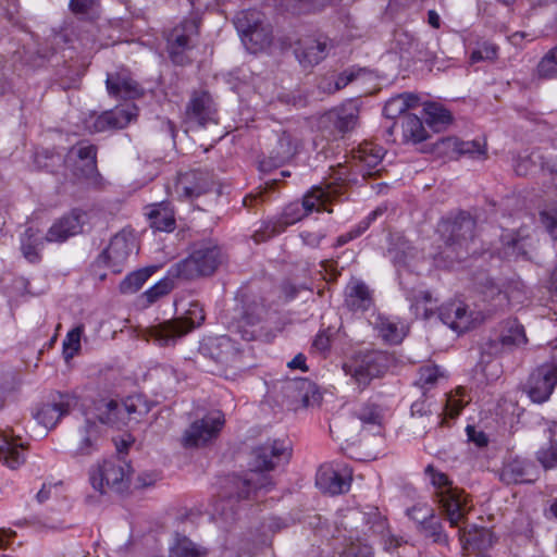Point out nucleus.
Here are the masks:
<instances>
[{"label": "nucleus", "mask_w": 557, "mask_h": 557, "mask_svg": "<svg viewBox=\"0 0 557 557\" xmlns=\"http://www.w3.org/2000/svg\"><path fill=\"white\" fill-rule=\"evenodd\" d=\"M537 73L543 78L557 76V46L542 58L537 65Z\"/></svg>", "instance_id": "nucleus-53"}, {"label": "nucleus", "mask_w": 557, "mask_h": 557, "mask_svg": "<svg viewBox=\"0 0 557 557\" xmlns=\"http://www.w3.org/2000/svg\"><path fill=\"white\" fill-rule=\"evenodd\" d=\"M557 384V367L555 364H543L535 369L528 381L527 392L534 403L546 401Z\"/></svg>", "instance_id": "nucleus-17"}, {"label": "nucleus", "mask_w": 557, "mask_h": 557, "mask_svg": "<svg viewBox=\"0 0 557 557\" xmlns=\"http://www.w3.org/2000/svg\"><path fill=\"white\" fill-rule=\"evenodd\" d=\"M99 3V0H71L70 9L75 14H88Z\"/></svg>", "instance_id": "nucleus-60"}, {"label": "nucleus", "mask_w": 557, "mask_h": 557, "mask_svg": "<svg viewBox=\"0 0 557 557\" xmlns=\"http://www.w3.org/2000/svg\"><path fill=\"white\" fill-rule=\"evenodd\" d=\"M398 132L400 134V141L406 144H419L429 137L422 120L414 114L404 115L400 122H395L393 126L389 127L388 133L391 136H394V141L397 140L395 135Z\"/></svg>", "instance_id": "nucleus-24"}, {"label": "nucleus", "mask_w": 557, "mask_h": 557, "mask_svg": "<svg viewBox=\"0 0 557 557\" xmlns=\"http://www.w3.org/2000/svg\"><path fill=\"white\" fill-rule=\"evenodd\" d=\"M461 156H468L472 159L485 160L487 158V149L485 141H463L459 139L458 158Z\"/></svg>", "instance_id": "nucleus-48"}, {"label": "nucleus", "mask_w": 557, "mask_h": 557, "mask_svg": "<svg viewBox=\"0 0 557 557\" xmlns=\"http://www.w3.org/2000/svg\"><path fill=\"white\" fill-rule=\"evenodd\" d=\"M277 5L294 14L320 10L331 0H277Z\"/></svg>", "instance_id": "nucleus-43"}, {"label": "nucleus", "mask_w": 557, "mask_h": 557, "mask_svg": "<svg viewBox=\"0 0 557 557\" xmlns=\"http://www.w3.org/2000/svg\"><path fill=\"white\" fill-rule=\"evenodd\" d=\"M292 450L284 441L272 440L256 447L251 453L249 473L245 479L236 481V486L239 488L237 498L248 499L262 490L270 491L273 482L264 472L288 462Z\"/></svg>", "instance_id": "nucleus-1"}, {"label": "nucleus", "mask_w": 557, "mask_h": 557, "mask_svg": "<svg viewBox=\"0 0 557 557\" xmlns=\"http://www.w3.org/2000/svg\"><path fill=\"white\" fill-rule=\"evenodd\" d=\"M358 117V108L352 101H349L326 113L325 120L330 122L339 134L351 131Z\"/></svg>", "instance_id": "nucleus-31"}, {"label": "nucleus", "mask_w": 557, "mask_h": 557, "mask_svg": "<svg viewBox=\"0 0 557 557\" xmlns=\"http://www.w3.org/2000/svg\"><path fill=\"white\" fill-rule=\"evenodd\" d=\"M335 197V189L332 186L312 187L307 193L301 202H292L285 207L282 214L275 219L269 220L263 223V226L255 232L253 240L261 243L270 239L271 237L283 233L288 226L297 223L304 216L311 213L312 211H329L326 203H332Z\"/></svg>", "instance_id": "nucleus-2"}, {"label": "nucleus", "mask_w": 557, "mask_h": 557, "mask_svg": "<svg viewBox=\"0 0 557 557\" xmlns=\"http://www.w3.org/2000/svg\"><path fill=\"white\" fill-rule=\"evenodd\" d=\"M381 149L371 143H363L354 152V158L360 162L363 177L379 176L383 171Z\"/></svg>", "instance_id": "nucleus-29"}, {"label": "nucleus", "mask_w": 557, "mask_h": 557, "mask_svg": "<svg viewBox=\"0 0 557 557\" xmlns=\"http://www.w3.org/2000/svg\"><path fill=\"white\" fill-rule=\"evenodd\" d=\"M447 379L446 372L434 363L421 366L416 384L422 389H431Z\"/></svg>", "instance_id": "nucleus-38"}, {"label": "nucleus", "mask_w": 557, "mask_h": 557, "mask_svg": "<svg viewBox=\"0 0 557 557\" xmlns=\"http://www.w3.org/2000/svg\"><path fill=\"white\" fill-rule=\"evenodd\" d=\"M422 104V99L416 92H403L391 97L385 101V117L395 119L406 115L408 110L416 109Z\"/></svg>", "instance_id": "nucleus-33"}, {"label": "nucleus", "mask_w": 557, "mask_h": 557, "mask_svg": "<svg viewBox=\"0 0 557 557\" xmlns=\"http://www.w3.org/2000/svg\"><path fill=\"white\" fill-rule=\"evenodd\" d=\"M475 223L470 216H460L454 222H445L443 231L449 233L445 248L441 252L443 260L450 264L465 260L475 250L472 249Z\"/></svg>", "instance_id": "nucleus-6"}, {"label": "nucleus", "mask_w": 557, "mask_h": 557, "mask_svg": "<svg viewBox=\"0 0 557 557\" xmlns=\"http://www.w3.org/2000/svg\"><path fill=\"white\" fill-rule=\"evenodd\" d=\"M101 442V428L100 425L86 419L84 425L78 429L77 443L72 449L73 457H86L98 451Z\"/></svg>", "instance_id": "nucleus-26"}, {"label": "nucleus", "mask_w": 557, "mask_h": 557, "mask_svg": "<svg viewBox=\"0 0 557 557\" xmlns=\"http://www.w3.org/2000/svg\"><path fill=\"white\" fill-rule=\"evenodd\" d=\"M465 388L457 387L455 393L447 394L446 404H445V413L454 418L459 414L461 409L468 403V400L463 399Z\"/></svg>", "instance_id": "nucleus-54"}, {"label": "nucleus", "mask_w": 557, "mask_h": 557, "mask_svg": "<svg viewBox=\"0 0 557 557\" xmlns=\"http://www.w3.org/2000/svg\"><path fill=\"white\" fill-rule=\"evenodd\" d=\"M425 473L430 475L434 495L440 504L441 512L453 528H462L472 506L469 496L455 486L448 475L429 465Z\"/></svg>", "instance_id": "nucleus-3"}, {"label": "nucleus", "mask_w": 557, "mask_h": 557, "mask_svg": "<svg viewBox=\"0 0 557 557\" xmlns=\"http://www.w3.org/2000/svg\"><path fill=\"white\" fill-rule=\"evenodd\" d=\"M120 416H124L125 424L131 420H137L138 417L148 412L146 404L139 396L127 397L123 403H119Z\"/></svg>", "instance_id": "nucleus-42"}, {"label": "nucleus", "mask_w": 557, "mask_h": 557, "mask_svg": "<svg viewBox=\"0 0 557 557\" xmlns=\"http://www.w3.org/2000/svg\"><path fill=\"white\" fill-rule=\"evenodd\" d=\"M96 417L102 424L125 425L124 416H120L119 401L101 399L96 405Z\"/></svg>", "instance_id": "nucleus-37"}, {"label": "nucleus", "mask_w": 557, "mask_h": 557, "mask_svg": "<svg viewBox=\"0 0 557 557\" xmlns=\"http://www.w3.org/2000/svg\"><path fill=\"white\" fill-rule=\"evenodd\" d=\"M433 298L430 292H420L417 296H414L413 306L417 310L423 309V314L428 318L433 312L432 305Z\"/></svg>", "instance_id": "nucleus-58"}, {"label": "nucleus", "mask_w": 557, "mask_h": 557, "mask_svg": "<svg viewBox=\"0 0 557 557\" xmlns=\"http://www.w3.org/2000/svg\"><path fill=\"white\" fill-rule=\"evenodd\" d=\"M422 527L426 535L432 537L434 542L447 543L448 537L444 533L442 524L434 521V513L432 509H426V512L423 513Z\"/></svg>", "instance_id": "nucleus-47"}, {"label": "nucleus", "mask_w": 557, "mask_h": 557, "mask_svg": "<svg viewBox=\"0 0 557 557\" xmlns=\"http://www.w3.org/2000/svg\"><path fill=\"white\" fill-rule=\"evenodd\" d=\"M138 115V108L134 103L117 106L106 111L92 120L90 131L100 133L111 129L124 128Z\"/></svg>", "instance_id": "nucleus-20"}, {"label": "nucleus", "mask_w": 557, "mask_h": 557, "mask_svg": "<svg viewBox=\"0 0 557 557\" xmlns=\"http://www.w3.org/2000/svg\"><path fill=\"white\" fill-rule=\"evenodd\" d=\"M153 273L152 268H145L137 270L135 272H132L128 274L120 284V289L124 294H133L139 290L143 285L146 283V281L151 276Z\"/></svg>", "instance_id": "nucleus-44"}, {"label": "nucleus", "mask_w": 557, "mask_h": 557, "mask_svg": "<svg viewBox=\"0 0 557 557\" xmlns=\"http://www.w3.org/2000/svg\"><path fill=\"white\" fill-rule=\"evenodd\" d=\"M537 460L544 469L557 468V442L549 443L537 451Z\"/></svg>", "instance_id": "nucleus-55"}, {"label": "nucleus", "mask_w": 557, "mask_h": 557, "mask_svg": "<svg viewBox=\"0 0 557 557\" xmlns=\"http://www.w3.org/2000/svg\"><path fill=\"white\" fill-rule=\"evenodd\" d=\"M312 346L315 350L320 352L329 350L331 346L330 335L325 331L319 332L313 339Z\"/></svg>", "instance_id": "nucleus-64"}, {"label": "nucleus", "mask_w": 557, "mask_h": 557, "mask_svg": "<svg viewBox=\"0 0 557 557\" xmlns=\"http://www.w3.org/2000/svg\"><path fill=\"white\" fill-rule=\"evenodd\" d=\"M146 214L150 226L156 231L171 232L175 227L173 210L164 202L152 205Z\"/></svg>", "instance_id": "nucleus-34"}, {"label": "nucleus", "mask_w": 557, "mask_h": 557, "mask_svg": "<svg viewBox=\"0 0 557 557\" xmlns=\"http://www.w3.org/2000/svg\"><path fill=\"white\" fill-rule=\"evenodd\" d=\"M129 465L121 459L104 460L89 471V481L100 494L123 493L129 486Z\"/></svg>", "instance_id": "nucleus-8"}, {"label": "nucleus", "mask_w": 557, "mask_h": 557, "mask_svg": "<svg viewBox=\"0 0 557 557\" xmlns=\"http://www.w3.org/2000/svg\"><path fill=\"white\" fill-rule=\"evenodd\" d=\"M324 237H325V233L322 231H318V232L304 231L300 233V238H301L302 243L312 248H317Z\"/></svg>", "instance_id": "nucleus-63"}, {"label": "nucleus", "mask_w": 557, "mask_h": 557, "mask_svg": "<svg viewBox=\"0 0 557 557\" xmlns=\"http://www.w3.org/2000/svg\"><path fill=\"white\" fill-rule=\"evenodd\" d=\"M327 44L317 38H305L298 41L295 55L304 67L313 66L326 57Z\"/></svg>", "instance_id": "nucleus-28"}, {"label": "nucleus", "mask_w": 557, "mask_h": 557, "mask_svg": "<svg viewBox=\"0 0 557 557\" xmlns=\"http://www.w3.org/2000/svg\"><path fill=\"white\" fill-rule=\"evenodd\" d=\"M212 186L208 172L190 171L180 175L175 184V193L182 199H191L207 193Z\"/></svg>", "instance_id": "nucleus-22"}, {"label": "nucleus", "mask_w": 557, "mask_h": 557, "mask_svg": "<svg viewBox=\"0 0 557 557\" xmlns=\"http://www.w3.org/2000/svg\"><path fill=\"white\" fill-rule=\"evenodd\" d=\"M135 249L136 240L134 233L123 230L111 238L100 258L114 273H120Z\"/></svg>", "instance_id": "nucleus-14"}, {"label": "nucleus", "mask_w": 557, "mask_h": 557, "mask_svg": "<svg viewBox=\"0 0 557 557\" xmlns=\"http://www.w3.org/2000/svg\"><path fill=\"white\" fill-rule=\"evenodd\" d=\"M200 354L221 366H231L239 357V347L228 336L210 337L200 345Z\"/></svg>", "instance_id": "nucleus-19"}, {"label": "nucleus", "mask_w": 557, "mask_h": 557, "mask_svg": "<svg viewBox=\"0 0 557 557\" xmlns=\"http://www.w3.org/2000/svg\"><path fill=\"white\" fill-rule=\"evenodd\" d=\"M203 320V309L198 302L193 301L182 315L147 327L145 336L159 346L174 345L178 338L199 326Z\"/></svg>", "instance_id": "nucleus-4"}, {"label": "nucleus", "mask_w": 557, "mask_h": 557, "mask_svg": "<svg viewBox=\"0 0 557 557\" xmlns=\"http://www.w3.org/2000/svg\"><path fill=\"white\" fill-rule=\"evenodd\" d=\"M343 372L360 389L366 388L373 379L380 377L383 369V352L375 349L359 350L342 364Z\"/></svg>", "instance_id": "nucleus-9"}, {"label": "nucleus", "mask_w": 557, "mask_h": 557, "mask_svg": "<svg viewBox=\"0 0 557 557\" xmlns=\"http://www.w3.org/2000/svg\"><path fill=\"white\" fill-rule=\"evenodd\" d=\"M102 218L99 209L75 208L57 220L48 230L46 240L50 243H63L72 236L89 232Z\"/></svg>", "instance_id": "nucleus-5"}, {"label": "nucleus", "mask_w": 557, "mask_h": 557, "mask_svg": "<svg viewBox=\"0 0 557 557\" xmlns=\"http://www.w3.org/2000/svg\"><path fill=\"white\" fill-rule=\"evenodd\" d=\"M358 417L366 430L372 432L373 434L380 432L383 421L382 408L380 405L373 403L364 404L360 408Z\"/></svg>", "instance_id": "nucleus-39"}, {"label": "nucleus", "mask_w": 557, "mask_h": 557, "mask_svg": "<svg viewBox=\"0 0 557 557\" xmlns=\"http://www.w3.org/2000/svg\"><path fill=\"white\" fill-rule=\"evenodd\" d=\"M47 242L37 230L28 227L21 237V250L26 260L36 263L40 260L39 251Z\"/></svg>", "instance_id": "nucleus-36"}, {"label": "nucleus", "mask_w": 557, "mask_h": 557, "mask_svg": "<svg viewBox=\"0 0 557 557\" xmlns=\"http://www.w3.org/2000/svg\"><path fill=\"white\" fill-rule=\"evenodd\" d=\"M106 86L109 95L115 98L136 99L143 96V88L125 70L109 73Z\"/></svg>", "instance_id": "nucleus-23"}, {"label": "nucleus", "mask_w": 557, "mask_h": 557, "mask_svg": "<svg viewBox=\"0 0 557 557\" xmlns=\"http://www.w3.org/2000/svg\"><path fill=\"white\" fill-rule=\"evenodd\" d=\"M174 287L173 281L170 278H162L152 287L147 289L140 295V299L145 306H150L159 300L161 297L168 295Z\"/></svg>", "instance_id": "nucleus-46"}, {"label": "nucleus", "mask_w": 557, "mask_h": 557, "mask_svg": "<svg viewBox=\"0 0 557 557\" xmlns=\"http://www.w3.org/2000/svg\"><path fill=\"white\" fill-rule=\"evenodd\" d=\"M458 149L459 138L453 136L441 138L433 145V151L437 156L446 157L449 159L458 158Z\"/></svg>", "instance_id": "nucleus-52"}, {"label": "nucleus", "mask_w": 557, "mask_h": 557, "mask_svg": "<svg viewBox=\"0 0 557 557\" xmlns=\"http://www.w3.org/2000/svg\"><path fill=\"white\" fill-rule=\"evenodd\" d=\"M288 389L297 391L304 407H310L320 399L315 385L306 379L294 380L288 384Z\"/></svg>", "instance_id": "nucleus-40"}, {"label": "nucleus", "mask_w": 557, "mask_h": 557, "mask_svg": "<svg viewBox=\"0 0 557 557\" xmlns=\"http://www.w3.org/2000/svg\"><path fill=\"white\" fill-rule=\"evenodd\" d=\"M441 320L456 332H466L480 322L479 314L462 301H451L440 309Z\"/></svg>", "instance_id": "nucleus-21"}, {"label": "nucleus", "mask_w": 557, "mask_h": 557, "mask_svg": "<svg viewBox=\"0 0 557 557\" xmlns=\"http://www.w3.org/2000/svg\"><path fill=\"white\" fill-rule=\"evenodd\" d=\"M502 476L507 483H521L527 481L522 469H519L516 465L506 466L503 470Z\"/></svg>", "instance_id": "nucleus-59"}, {"label": "nucleus", "mask_w": 557, "mask_h": 557, "mask_svg": "<svg viewBox=\"0 0 557 557\" xmlns=\"http://www.w3.org/2000/svg\"><path fill=\"white\" fill-rule=\"evenodd\" d=\"M72 404L73 399L69 395H59L58 399L38 407L34 418L46 429H52L64 416L69 414Z\"/></svg>", "instance_id": "nucleus-25"}, {"label": "nucleus", "mask_w": 557, "mask_h": 557, "mask_svg": "<svg viewBox=\"0 0 557 557\" xmlns=\"http://www.w3.org/2000/svg\"><path fill=\"white\" fill-rule=\"evenodd\" d=\"M215 109L211 96L206 92H195L187 107V114L196 120L200 125L213 121Z\"/></svg>", "instance_id": "nucleus-32"}, {"label": "nucleus", "mask_w": 557, "mask_h": 557, "mask_svg": "<svg viewBox=\"0 0 557 557\" xmlns=\"http://www.w3.org/2000/svg\"><path fill=\"white\" fill-rule=\"evenodd\" d=\"M267 309L261 302L246 304L240 315L232 322V330L245 341H269L271 332L265 319Z\"/></svg>", "instance_id": "nucleus-11"}, {"label": "nucleus", "mask_w": 557, "mask_h": 557, "mask_svg": "<svg viewBox=\"0 0 557 557\" xmlns=\"http://www.w3.org/2000/svg\"><path fill=\"white\" fill-rule=\"evenodd\" d=\"M408 332V325L399 320L385 321V342L400 344Z\"/></svg>", "instance_id": "nucleus-50"}, {"label": "nucleus", "mask_w": 557, "mask_h": 557, "mask_svg": "<svg viewBox=\"0 0 557 557\" xmlns=\"http://www.w3.org/2000/svg\"><path fill=\"white\" fill-rule=\"evenodd\" d=\"M422 106L426 124L435 132H441L451 124V113L441 103L422 102Z\"/></svg>", "instance_id": "nucleus-35"}, {"label": "nucleus", "mask_w": 557, "mask_h": 557, "mask_svg": "<svg viewBox=\"0 0 557 557\" xmlns=\"http://www.w3.org/2000/svg\"><path fill=\"white\" fill-rule=\"evenodd\" d=\"M0 461L10 469H16L25 461V448L17 443L10 431H0Z\"/></svg>", "instance_id": "nucleus-30"}, {"label": "nucleus", "mask_w": 557, "mask_h": 557, "mask_svg": "<svg viewBox=\"0 0 557 557\" xmlns=\"http://www.w3.org/2000/svg\"><path fill=\"white\" fill-rule=\"evenodd\" d=\"M367 74L368 71L366 69L350 67L345 70L343 73L338 74L336 77L331 78L329 87H326L325 85H322L321 87L326 92H335L346 87L349 83L360 79Z\"/></svg>", "instance_id": "nucleus-41"}, {"label": "nucleus", "mask_w": 557, "mask_h": 557, "mask_svg": "<svg viewBox=\"0 0 557 557\" xmlns=\"http://www.w3.org/2000/svg\"><path fill=\"white\" fill-rule=\"evenodd\" d=\"M527 342L523 326L516 320H509L503 324L499 335L486 343L485 350L490 355L497 356L521 347Z\"/></svg>", "instance_id": "nucleus-18"}, {"label": "nucleus", "mask_w": 557, "mask_h": 557, "mask_svg": "<svg viewBox=\"0 0 557 557\" xmlns=\"http://www.w3.org/2000/svg\"><path fill=\"white\" fill-rule=\"evenodd\" d=\"M295 151L296 147L293 144L290 136L284 133L278 138V150L275 152V156H270L272 164L277 166L288 161L294 156Z\"/></svg>", "instance_id": "nucleus-49"}, {"label": "nucleus", "mask_w": 557, "mask_h": 557, "mask_svg": "<svg viewBox=\"0 0 557 557\" xmlns=\"http://www.w3.org/2000/svg\"><path fill=\"white\" fill-rule=\"evenodd\" d=\"M199 33V21L193 16L185 18L168 35V50L173 63L184 65L188 62L185 52L193 48V38Z\"/></svg>", "instance_id": "nucleus-12"}, {"label": "nucleus", "mask_w": 557, "mask_h": 557, "mask_svg": "<svg viewBox=\"0 0 557 557\" xmlns=\"http://www.w3.org/2000/svg\"><path fill=\"white\" fill-rule=\"evenodd\" d=\"M351 478L352 469L348 465H325L319 469L315 484L321 491L337 495L349 490Z\"/></svg>", "instance_id": "nucleus-15"}, {"label": "nucleus", "mask_w": 557, "mask_h": 557, "mask_svg": "<svg viewBox=\"0 0 557 557\" xmlns=\"http://www.w3.org/2000/svg\"><path fill=\"white\" fill-rule=\"evenodd\" d=\"M381 214V209L377 208L373 210L366 219H363L361 222H359L358 225L352 227L347 233H344L339 235L336 239V247H341L349 243L350 240L359 237L362 235L371 225V223L376 220V218Z\"/></svg>", "instance_id": "nucleus-45"}, {"label": "nucleus", "mask_w": 557, "mask_h": 557, "mask_svg": "<svg viewBox=\"0 0 557 557\" xmlns=\"http://www.w3.org/2000/svg\"><path fill=\"white\" fill-rule=\"evenodd\" d=\"M234 25L243 44L250 52L257 53L271 45L272 29L265 23L261 12L257 10L240 11L234 18Z\"/></svg>", "instance_id": "nucleus-7"}, {"label": "nucleus", "mask_w": 557, "mask_h": 557, "mask_svg": "<svg viewBox=\"0 0 557 557\" xmlns=\"http://www.w3.org/2000/svg\"><path fill=\"white\" fill-rule=\"evenodd\" d=\"M224 422V414L220 410L209 412L202 419L196 420L189 425L184 433L183 445L185 447H197L207 444L218 436Z\"/></svg>", "instance_id": "nucleus-13"}, {"label": "nucleus", "mask_w": 557, "mask_h": 557, "mask_svg": "<svg viewBox=\"0 0 557 557\" xmlns=\"http://www.w3.org/2000/svg\"><path fill=\"white\" fill-rule=\"evenodd\" d=\"M341 557H372L370 547L360 544H351L347 547Z\"/></svg>", "instance_id": "nucleus-62"}, {"label": "nucleus", "mask_w": 557, "mask_h": 557, "mask_svg": "<svg viewBox=\"0 0 557 557\" xmlns=\"http://www.w3.org/2000/svg\"><path fill=\"white\" fill-rule=\"evenodd\" d=\"M220 249L216 246L203 244L197 247L186 259L174 264L170 273L173 276L193 280L212 274L220 263Z\"/></svg>", "instance_id": "nucleus-10"}, {"label": "nucleus", "mask_w": 557, "mask_h": 557, "mask_svg": "<svg viewBox=\"0 0 557 557\" xmlns=\"http://www.w3.org/2000/svg\"><path fill=\"white\" fill-rule=\"evenodd\" d=\"M96 156V146L79 143L67 151L64 163L75 176L92 178L98 174Z\"/></svg>", "instance_id": "nucleus-16"}, {"label": "nucleus", "mask_w": 557, "mask_h": 557, "mask_svg": "<svg viewBox=\"0 0 557 557\" xmlns=\"http://www.w3.org/2000/svg\"><path fill=\"white\" fill-rule=\"evenodd\" d=\"M345 306L352 312H364L372 308V293L362 281L354 278L347 284Z\"/></svg>", "instance_id": "nucleus-27"}, {"label": "nucleus", "mask_w": 557, "mask_h": 557, "mask_svg": "<svg viewBox=\"0 0 557 557\" xmlns=\"http://www.w3.org/2000/svg\"><path fill=\"white\" fill-rule=\"evenodd\" d=\"M497 57V48L490 44H484L480 48L473 50L470 55V61L476 63L485 60H495Z\"/></svg>", "instance_id": "nucleus-57"}, {"label": "nucleus", "mask_w": 557, "mask_h": 557, "mask_svg": "<svg viewBox=\"0 0 557 557\" xmlns=\"http://www.w3.org/2000/svg\"><path fill=\"white\" fill-rule=\"evenodd\" d=\"M541 221L545 226L546 231L557 240V207H548L541 211Z\"/></svg>", "instance_id": "nucleus-56"}, {"label": "nucleus", "mask_w": 557, "mask_h": 557, "mask_svg": "<svg viewBox=\"0 0 557 557\" xmlns=\"http://www.w3.org/2000/svg\"><path fill=\"white\" fill-rule=\"evenodd\" d=\"M84 326L78 325L71 330L63 341V355L66 360L73 358L81 349V337Z\"/></svg>", "instance_id": "nucleus-51"}, {"label": "nucleus", "mask_w": 557, "mask_h": 557, "mask_svg": "<svg viewBox=\"0 0 557 557\" xmlns=\"http://www.w3.org/2000/svg\"><path fill=\"white\" fill-rule=\"evenodd\" d=\"M392 37H394V40L400 50H408L413 41V36L403 28L396 29Z\"/></svg>", "instance_id": "nucleus-61"}]
</instances>
